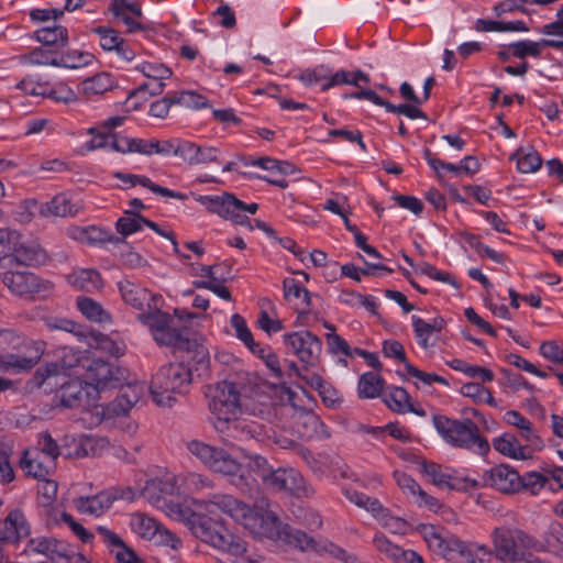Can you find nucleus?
Listing matches in <instances>:
<instances>
[{
	"instance_id": "1",
	"label": "nucleus",
	"mask_w": 563,
	"mask_h": 563,
	"mask_svg": "<svg viewBox=\"0 0 563 563\" xmlns=\"http://www.w3.org/2000/svg\"><path fill=\"white\" fill-rule=\"evenodd\" d=\"M200 504L209 512L216 508L228 515L256 537L278 541L282 536L284 525L266 497L256 499L253 508L233 495L220 493L211 494Z\"/></svg>"
},
{
	"instance_id": "2",
	"label": "nucleus",
	"mask_w": 563,
	"mask_h": 563,
	"mask_svg": "<svg viewBox=\"0 0 563 563\" xmlns=\"http://www.w3.org/2000/svg\"><path fill=\"white\" fill-rule=\"evenodd\" d=\"M208 397L209 409L214 418L213 426L219 432L233 435L234 431H241L253 435L255 430L245 421L238 419L243 402L240 389L234 382L222 380L209 387Z\"/></svg>"
},
{
	"instance_id": "3",
	"label": "nucleus",
	"mask_w": 563,
	"mask_h": 563,
	"mask_svg": "<svg viewBox=\"0 0 563 563\" xmlns=\"http://www.w3.org/2000/svg\"><path fill=\"white\" fill-rule=\"evenodd\" d=\"M194 372L185 362L162 366L151 382V395L157 406L172 407L176 394H186L194 382Z\"/></svg>"
},
{
	"instance_id": "4",
	"label": "nucleus",
	"mask_w": 563,
	"mask_h": 563,
	"mask_svg": "<svg viewBox=\"0 0 563 563\" xmlns=\"http://www.w3.org/2000/svg\"><path fill=\"white\" fill-rule=\"evenodd\" d=\"M432 421L438 433L450 445L472 450L481 455L489 451L488 441L479 434L477 424L471 419L456 420L434 415Z\"/></svg>"
},
{
	"instance_id": "5",
	"label": "nucleus",
	"mask_w": 563,
	"mask_h": 563,
	"mask_svg": "<svg viewBox=\"0 0 563 563\" xmlns=\"http://www.w3.org/2000/svg\"><path fill=\"white\" fill-rule=\"evenodd\" d=\"M187 450L199 459L207 467L216 473L231 477V484L236 488L250 492L252 484L247 481L243 465L233 459L227 451L198 440L187 442Z\"/></svg>"
},
{
	"instance_id": "6",
	"label": "nucleus",
	"mask_w": 563,
	"mask_h": 563,
	"mask_svg": "<svg viewBox=\"0 0 563 563\" xmlns=\"http://www.w3.org/2000/svg\"><path fill=\"white\" fill-rule=\"evenodd\" d=\"M189 523L192 533L213 548L234 556H239L246 551L245 542L233 534L222 521L192 514Z\"/></svg>"
},
{
	"instance_id": "7",
	"label": "nucleus",
	"mask_w": 563,
	"mask_h": 563,
	"mask_svg": "<svg viewBox=\"0 0 563 563\" xmlns=\"http://www.w3.org/2000/svg\"><path fill=\"white\" fill-rule=\"evenodd\" d=\"M137 319L150 328L153 339L158 345L178 350L184 346L183 344H188L190 331L187 328L179 329L175 324V319L157 307L153 311L140 313Z\"/></svg>"
},
{
	"instance_id": "8",
	"label": "nucleus",
	"mask_w": 563,
	"mask_h": 563,
	"mask_svg": "<svg viewBox=\"0 0 563 563\" xmlns=\"http://www.w3.org/2000/svg\"><path fill=\"white\" fill-rule=\"evenodd\" d=\"M2 282L15 296L34 299L46 297L53 285L30 271L9 269L2 274Z\"/></svg>"
},
{
	"instance_id": "9",
	"label": "nucleus",
	"mask_w": 563,
	"mask_h": 563,
	"mask_svg": "<svg viewBox=\"0 0 563 563\" xmlns=\"http://www.w3.org/2000/svg\"><path fill=\"white\" fill-rule=\"evenodd\" d=\"M45 350L46 342L25 338L19 350L3 353L2 362L14 373L29 372L41 361Z\"/></svg>"
},
{
	"instance_id": "10",
	"label": "nucleus",
	"mask_w": 563,
	"mask_h": 563,
	"mask_svg": "<svg viewBox=\"0 0 563 563\" xmlns=\"http://www.w3.org/2000/svg\"><path fill=\"white\" fill-rule=\"evenodd\" d=\"M423 536L428 547L433 552L450 561L457 559H462L464 561L471 547V544L465 543L457 537L443 533L440 529H437L433 526L424 528Z\"/></svg>"
},
{
	"instance_id": "11",
	"label": "nucleus",
	"mask_w": 563,
	"mask_h": 563,
	"mask_svg": "<svg viewBox=\"0 0 563 563\" xmlns=\"http://www.w3.org/2000/svg\"><path fill=\"white\" fill-rule=\"evenodd\" d=\"M124 372L103 360H92L87 366V379L98 391L119 387L124 380Z\"/></svg>"
},
{
	"instance_id": "12",
	"label": "nucleus",
	"mask_w": 563,
	"mask_h": 563,
	"mask_svg": "<svg viewBox=\"0 0 563 563\" xmlns=\"http://www.w3.org/2000/svg\"><path fill=\"white\" fill-rule=\"evenodd\" d=\"M285 343L298 358L307 364L314 365L322 350L321 340L310 331H298L284 335Z\"/></svg>"
},
{
	"instance_id": "13",
	"label": "nucleus",
	"mask_w": 563,
	"mask_h": 563,
	"mask_svg": "<svg viewBox=\"0 0 563 563\" xmlns=\"http://www.w3.org/2000/svg\"><path fill=\"white\" fill-rule=\"evenodd\" d=\"M263 485L272 490H286L294 495H307V487L301 474L294 468L272 467Z\"/></svg>"
},
{
	"instance_id": "14",
	"label": "nucleus",
	"mask_w": 563,
	"mask_h": 563,
	"mask_svg": "<svg viewBox=\"0 0 563 563\" xmlns=\"http://www.w3.org/2000/svg\"><path fill=\"white\" fill-rule=\"evenodd\" d=\"M278 541L284 542L305 553L325 554L330 540L324 538H313L305 531L296 529L289 525H284L282 536Z\"/></svg>"
},
{
	"instance_id": "15",
	"label": "nucleus",
	"mask_w": 563,
	"mask_h": 563,
	"mask_svg": "<svg viewBox=\"0 0 563 563\" xmlns=\"http://www.w3.org/2000/svg\"><path fill=\"white\" fill-rule=\"evenodd\" d=\"M73 551L67 543L46 537L31 539L24 550L26 554H41L55 563H65Z\"/></svg>"
},
{
	"instance_id": "16",
	"label": "nucleus",
	"mask_w": 563,
	"mask_h": 563,
	"mask_svg": "<svg viewBox=\"0 0 563 563\" xmlns=\"http://www.w3.org/2000/svg\"><path fill=\"white\" fill-rule=\"evenodd\" d=\"M73 551L67 543L46 537L31 539L24 550L26 554H41L55 563H65Z\"/></svg>"
},
{
	"instance_id": "17",
	"label": "nucleus",
	"mask_w": 563,
	"mask_h": 563,
	"mask_svg": "<svg viewBox=\"0 0 563 563\" xmlns=\"http://www.w3.org/2000/svg\"><path fill=\"white\" fill-rule=\"evenodd\" d=\"M483 481L485 486L493 487L505 494L518 492L522 484L519 473L506 464H499L486 471Z\"/></svg>"
},
{
	"instance_id": "18",
	"label": "nucleus",
	"mask_w": 563,
	"mask_h": 563,
	"mask_svg": "<svg viewBox=\"0 0 563 563\" xmlns=\"http://www.w3.org/2000/svg\"><path fill=\"white\" fill-rule=\"evenodd\" d=\"M178 351L186 352L189 357L186 365L191 367L195 378L206 379L210 374V355L201 338L188 335V344H183Z\"/></svg>"
},
{
	"instance_id": "19",
	"label": "nucleus",
	"mask_w": 563,
	"mask_h": 563,
	"mask_svg": "<svg viewBox=\"0 0 563 563\" xmlns=\"http://www.w3.org/2000/svg\"><path fill=\"white\" fill-rule=\"evenodd\" d=\"M521 536L518 529L499 527L493 531V544L496 559L504 562H519L517 538Z\"/></svg>"
},
{
	"instance_id": "20",
	"label": "nucleus",
	"mask_w": 563,
	"mask_h": 563,
	"mask_svg": "<svg viewBox=\"0 0 563 563\" xmlns=\"http://www.w3.org/2000/svg\"><path fill=\"white\" fill-rule=\"evenodd\" d=\"M119 290L123 300L133 308L142 311H153L156 308V297L146 288L130 280L119 283Z\"/></svg>"
},
{
	"instance_id": "21",
	"label": "nucleus",
	"mask_w": 563,
	"mask_h": 563,
	"mask_svg": "<svg viewBox=\"0 0 563 563\" xmlns=\"http://www.w3.org/2000/svg\"><path fill=\"white\" fill-rule=\"evenodd\" d=\"M45 260L46 253L37 243L23 241L20 236L8 264L32 267L41 265Z\"/></svg>"
},
{
	"instance_id": "22",
	"label": "nucleus",
	"mask_w": 563,
	"mask_h": 563,
	"mask_svg": "<svg viewBox=\"0 0 563 563\" xmlns=\"http://www.w3.org/2000/svg\"><path fill=\"white\" fill-rule=\"evenodd\" d=\"M284 298L295 306L298 317L307 316L311 311V294L294 278L283 282Z\"/></svg>"
},
{
	"instance_id": "23",
	"label": "nucleus",
	"mask_w": 563,
	"mask_h": 563,
	"mask_svg": "<svg viewBox=\"0 0 563 563\" xmlns=\"http://www.w3.org/2000/svg\"><path fill=\"white\" fill-rule=\"evenodd\" d=\"M30 527L25 520L23 512L14 509L9 512L0 530V540L3 543H18L21 539L27 537Z\"/></svg>"
},
{
	"instance_id": "24",
	"label": "nucleus",
	"mask_w": 563,
	"mask_h": 563,
	"mask_svg": "<svg viewBox=\"0 0 563 563\" xmlns=\"http://www.w3.org/2000/svg\"><path fill=\"white\" fill-rule=\"evenodd\" d=\"M143 225L148 227L155 232H159V225L154 221L146 219L140 212L125 210L124 216L119 218L115 222V230L121 234L120 238L122 239L120 243H125L124 239L141 231Z\"/></svg>"
},
{
	"instance_id": "25",
	"label": "nucleus",
	"mask_w": 563,
	"mask_h": 563,
	"mask_svg": "<svg viewBox=\"0 0 563 563\" xmlns=\"http://www.w3.org/2000/svg\"><path fill=\"white\" fill-rule=\"evenodd\" d=\"M115 501V497L108 490L93 496H80L74 500L76 509L81 514L101 516Z\"/></svg>"
},
{
	"instance_id": "26",
	"label": "nucleus",
	"mask_w": 563,
	"mask_h": 563,
	"mask_svg": "<svg viewBox=\"0 0 563 563\" xmlns=\"http://www.w3.org/2000/svg\"><path fill=\"white\" fill-rule=\"evenodd\" d=\"M119 387L120 391L112 405V413L117 416L128 413L139 402L144 393V386L140 384L123 385L122 383Z\"/></svg>"
},
{
	"instance_id": "27",
	"label": "nucleus",
	"mask_w": 563,
	"mask_h": 563,
	"mask_svg": "<svg viewBox=\"0 0 563 563\" xmlns=\"http://www.w3.org/2000/svg\"><path fill=\"white\" fill-rule=\"evenodd\" d=\"M62 366L58 363L52 362L46 363L45 365L40 366L32 377L30 378L27 385L31 388H45V390L52 391L54 386L58 384V379L60 377Z\"/></svg>"
},
{
	"instance_id": "28",
	"label": "nucleus",
	"mask_w": 563,
	"mask_h": 563,
	"mask_svg": "<svg viewBox=\"0 0 563 563\" xmlns=\"http://www.w3.org/2000/svg\"><path fill=\"white\" fill-rule=\"evenodd\" d=\"M114 177L123 183L130 184V187H134L136 184H139L145 188H148L152 192L161 195L163 197L176 198L179 200H185L187 198V196L181 192L173 191L166 187L154 184L148 177L143 175L117 172L114 173Z\"/></svg>"
},
{
	"instance_id": "29",
	"label": "nucleus",
	"mask_w": 563,
	"mask_h": 563,
	"mask_svg": "<svg viewBox=\"0 0 563 563\" xmlns=\"http://www.w3.org/2000/svg\"><path fill=\"white\" fill-rule=\"evenodd\" d=\"M548 46L555 49H563V41L561 40H541L540 42L533 41H519L511 43L509 47L512 55L517 58L523 59L527 56L540 57L541 47Z\"/></svg>"
},
{
	"instance_id": "30",
	"label": "nucleus",
	"mask_w": 563,
	"mask_h": 563,
	"mask_svg": "<svg viewBox=\"0 0 563 563\" xmlns=\"http://www.w3.org/2000/svg\"><path fill=\"white\" fill-rule=\"evenodd\" d=\"M197 200L210 212L217 213L223 219H230L235 211V196L229 192L221 196H199Z\"/></svg>"
},
{
	"instance_id": "31",
	"label": "nucleus",
	"mask_w": 563,
	"mask_h": 563,
	"mask_svg": "<svg viewBox=\"0 0 563 563\" xmlns=\"http://www.w3.org/2000/svg\"><path fill=\"white\" fill-rule=\"evenodd\" d=\"M86 395V388L79 379H66L60 383L58 396L62 405L66 408L78 407Z\"/></svg>"
},
{
	"instance_id": "32",
	"label": "nucleus",
	"mask_w": 563,
	"mask_h": 563,
	"mask_svg": "<svg viewBox=\"0 0 563 563\" xmlns=\"http://www.w3.org/2000/svg\"><path fill=\"white\" fill-rule=\"evenodd\" d=\"M77 212V206L64 194L56 195L51 201L40 206V213L43 217H68Z\"/></svg>"
},
{
	"instance_id": "33",
	"label": "nucleus",
	"mask_w": 563,
	"mask_h": 563,
	"mask_svg": "<svg viewBox=\"0 0 563 563\" xmlns=\"http://www.w3.org/2000/svg\"><path fill=\"white\" fill-rule=\"evenodd\" d=\"M511 161H516L517 168L520 173L528 174L534 173L542 166V157L532 147H519L510 156Z\"/></svg>"
},
{
	"instance_id": "34",
	"label": "nucleus",
	"mask_w": 563,
	"mask_h": 563,
	"mask_svg": "<svg viewBox=\"0 0 563 563\" xmlns=\"http://www.w3.org/2000/svg\"><path fill=\"white\" fill-rule=\"evenodd\" d=\"M37 451L25 450L20 460L21 468L27 474L35 478H46L49 474L51 463L38 459Z\"/></svg>"
},
{
	"instance_id": "35",
	"label": "nucleus",
	"mask_w": 563,
	"mask_h": 563,
	"mask_svg": "<svg viewBox=\"0 0 563 563\" xmlns=\"http://www.w3.org/2000/svg\"><path fill=\"white\" fill-rule=\"evenodd\" d=\"M70 284L84 291H95L102 287L103 282L100 273L91 268H82L68 277Z\"/></svg>"
},
{
	"instance_id": "36",
	"label": "nucleus",
	"mask_w": 563,
	"mask_h": 563,
	"mask_svg": "<svg viewBox=\"0 0 563 563\" xmlns=\"http://www.w3.org/2000/svg\"><path fill=\"white\" fill-rule=\"evenodd\" d=\"M35 38L45 46L65 47L68 43V31L63 25L44 26L35 31Z\"/></svg>"
},
{
	"instance_id": "37",
	"label": "nucleus",
	"mask_w": 563,
	"mask_h": 563,
	"mask_svg": "<svg viewBox=\"0 0 563 563\" xmlns=\"http://www.w3.org/2000/svg\"><path fill=\"white\" fill-rule=\"evenodd\" d=\"M506 420L509 424L515 426L520 430V435L529 445H533L536 448L541 446L542 441L534 432L532 423L521 413L510 410L506 413Z\"/></svg>"
},
{
	"instance_id": "38",
	"label": "nucleus",
	"mask_w": 563,
	"mask_h": 563,
	"mask_svg": "<svg viewBox=\"0 0 563 563\" xmlns=\"http://www.w3.org/2000/svg\"><path fill=\"white\" fill-rule=\"evenodd\" d=\"M385 386L384 379L373 373L366 372L358 379L357 393L362 399H371L382 396Z\"/></svg>"
},
{
	"instance_id": "39",
	"label": "nucleus",
	"mask_w": 563,
	"mask_h": 563,
	"mask_svg": "<svg viewBox=\"0 0 563 563\" xmlns=\"http://www.w3.org/2000/svg\"><path fill=\"white\" fill-rule=\"evenodd\" d=\"M81 85L84 93L91 97L111 90L117 84L111 74L102 71L85 79Z\"/></svg>"
},
{
	"instance_id": "40",
	"label": "nucleus",
	"mask_w": 563,
	"mask_h": 563,
	"mask_svg": "<svg viewBox=\"0 0 563 563\" xmlns=\"http://www.w3.org/2000/svg\"><path fill=\"white\" fill-rule=\"evenodd\" d=\"M542 551L560 555L563 551V526L553 521L549 525L541 538Z\"/></svg>"
},
{
	"instance_id": "41",
	"label": "nucleus",
	"mask_w": 563,
	"mask_h": 563,
	"mask_svg": "<svg viewBox=\"0 0 563 563\" xmlns=\"http://www.w3.org/2000/svg\"><path fill=\"white\" fill-rule=\"evenodd\" d=\"M76 238L89 245H102L106 243L119 244L122 241L121 238L115 236L111 232L95 225L80 229L79 235Z\"/></svg>"
},
{
	"instance_id": "42",
	"label": "nucleus",
	"mask_w": 563,
	"mask_h": 563,
	"mask_svg": "<svg viewBox=\"0 0 563 563\" xmlns=\"http://www.w3.org/2000/svg\"><path fill=\"white\" fill-rule=\"evenodd\" d=\"M180 494H195L212 487V482L198 473L188 472L178 475Z\"/></svg>"
},
{
	"instance_id": "43",
	"label": "nucleus",
	"mask_w": 563,
	"mask_h": 563,
	"mask_svg": "<svg viewBox=\"0 0 563 563\" xmlns=\"http://www.w3.org/2000/svg\"><path fill=\"white\" fill-rule=\"evenodd\" d=\"M383 400L390 410L397 413H405L411 409L410 395L402 387H391L383 396Z\"/></svg>"
},
{
	"instance_id": "44",
	"label": "nucleus",
	"mask_w": 563,
	"mask_h": 563,
	"mask_svg": "<svg viewBox=\"0 0 563 563\" xmlns=\"http://www.w3.org/2000/svg\"><path fill=\"white\" fill-rule=\"evenodd\" d=\"M77 307L80 312L93 322H108L111 320L110 314L96 300L89 297H78Z\"/></svg>"
},
{
	"instance_id": "45",
	"label": "nucleus",
	"mask_w": 563,
	"mask_h": 563,
	"mask_svg": "<svg viewBox=\"0 0 563 563\" xmlns=\"http://www.w3.org/2000/svg\"><path fill=\"white\" fill-rule=\"evenodd\" d=\"M130 525L134 532L145 539L155 538L161 528L155 519L142 512L133 514L131 516Z\"/></svg>"
},
{
	"instance_id": "46",
	"label": "nucleus",
	"mask_w": 563,
	"mask_h": 563,
	"mask_svg": "<svg viewBox=\"0 0 563 563\" xmlns=\"http://www.w3.org/2000/svg\"><path fill=\"white\" fill-rule=\"evenodd\" d=\"M44 324L49 330H62L69 333H73L74 335L78 338H86L89 332L85 325H81L73 320L60 318V317H45L43 319Z\"/></svg>"
},
{
	"instance_id": "47",
	"label": "nucleus",
	"mask_w": 563,
	"mask_h": 563,
	"mask_svg": "<svg viewBox=\"0 0 563 563\" xmlns=\"http://www.w3.org/2000/svg\"><path fill=\"white\" fill-rule=\"evenodd\" d=\"M496 451L512 459L525 460V448L521 446L515 435L504 434L494 441Z\"/></svg>"
},
{
	"instance_id": "48",
	"label": "nucleus",
	"mask_w": 563,
	"mask_h": 563,
	"mask_svg": "<svg viewBox=\"0 0 563 563\" xmlns=\"http://www.w3.org/2000/svg\"><path fill=\"white\" fill-rule=\"evenodd\" d=\"M367 511L382 522L384 527H396L404 526V521L399 518H395L389 515L387 508H385L377 498L368 497V501H365L364 507Z\"/></svg>"
},
{
	"instance_id": "49",
	"label": "nucleus",
	"mask_w": 563,
	"mask_h": 563,
	"mask_svg": "<svg viewBox=\"0 0 563 563\" xmlns=\"http://www.w3.org/2000/svg\"><path fill=\"white\" fill-rule=\"evenodd\" d=\"M95 56L85 51L68 49L59 54V67L76 69L90 65Z\"/></svg>"
},
{
	"instance_id": "50",
	"label": "nucleus",
	"mask_w": 563,
	"mask_h": 563,
	"mask_svg": "<svg viewBox=\"0 0 563 563\" xmlns=\"http://www.w3.org/2000/svg\"><path fill=\"white\" fill-rule=\"evenodd\" d=\"M172 96H173V101L177 106H181V107L194 109V110H199L202 108L210 107L209 101L205 96L197 93L195 91H191V90H183V91L174 92V93H172Z\"/></svg>"
},
{
	"instance_id": "51",
	"label": "nucleus",
	"mask_w": 563,
	"mask_h": 563,
	"mask_svg": "<svg viewBox=\"0 0 563 563\" xmlns=\"http://www.w3.org/2000/svg\"><path fill=\"white\" fill-rule=\"evenodd\" d=\"M22 59L25 63L40 66H56L59 67V54L55 51L37 47L29 54L23 55Z\"/></svg>"
},
{
	"instance_id": "52",
	"label": "nucleus",
	"mask_w": 563,
	"mask_h": 563,
	"mask_svg": "<svg viewBox=\"0 0 563 563\" xmlns=\"http://www.w3.org/2000/svg\"><path fill=\"white\" fill-rule=\"evenodd\" d=\"M441 468V465L433 462L422 463L423 473L431 478L434 485L439 487H448L449 489H456L457 485L452 482L453 477L443 473Z\"/></svg>"
},
{
	"instance_id": "53",
	"label": "nucleus",
	"mask_w": 563,
	"mask_h": 563,
	"mask_svg": "<svg viewBox=\"0 0 563 563\" xmlns=\"http://www.w3.org/2000/svg\"><path fill=\"white\" fill-rule=\"evenodd\" d=\"M373 544L375 549L382 554H385L386 558L396 563H401V555L405 550L391 542L385 534L376 533L373 538Z\"/></svg>"
},
{
	"instance_id": "54",
	"label": "nucleus",
	"mask_w": 563,
	"mask_h": 563,
	"mask_svg": "<svg viewBox=\"0 0 563 563\" xmlns=\"http://www.w3.org/2000/svg\"><path fill=\"white\" fill-rule=\"evenodd\" d=\"M20 236L16 230L0 228V262L10 260Z\"/></svg>"
},
{
	"instance_id": "55",
	"label": "nucleus",
	"mask_w": 563,
	"mask_h": 563,
	"mask_svg": "<svg viewBox=\"0 0 563 563\" xmlns=\"http://www.w3.org/2000/svg\"><path fill=\"white\" fill-rule=\"evenodd\" d=\"M37 451L38 454H44L45 459L53 464L54 461L60 454V449L57 442L52 438L48 432H41L38 434L37 448L34 450Z\"/></svg>"
},
{
	"instance_id": "56",
	"label": "nucleus",
	"mask_w": 563,
	"mask_h": 563,
	"mask_svg": "<svg viewBox=\"0 0 563 563\" xmlns=\"http://www.w3.org/2000/svg\"><path fill=\"white\" fill-rule=\"evenodd\" d=\"M12 448L7 443H0V483H11L15 475L11 462Z\"/></svg>"
},
{
	"instance_id": "57",
	"label": "nucleus",
	"mask_w": 563,
	"mask_h": 563,
	"mask_svg": "<svg viewBox=\"0 0 563 563\" xmlns=\"http://www.w3.org/2000/svg\"><path fill=\"white\" fill-rule=\"evenodd\" d=\"M231 325L235 330V335L239 340H241L252 352H256L257 343L253 339V334L247 328L245 319L239 314L234 313L231 317Z\"/></svg>"
},
{
	"instance_id": "58",
	"label": "nucleus",
	"mask_w": 563,
	"mask_h": 563,
	"mask_svg": "<svg viewBox=\"0 0 563 563\" xmlns=\"http://www.w3.org/2000/svg\"><path fill=\"white\" fill-rule=\"evenodd\" d=\"M123 247L120 250V264L129 269H137L148 265L147 260H145L140 253H137L133 247L128 245L126 243H122Z\"/></svg>"
},
{
	"instance_id": "59",
	"label": "nucleus",
	"mask_w": 563,
	"mask_h": 563,
	"mask_svg": "<svg viewBox=\"0 0 563 563\" xmlns=\"http://www.w3.org/2000/svg\"><path fill=\"white\" fill-rule=\"evenodd\" d=\"M412 327L415 330V334L418 340V344L423 349L428 350L435 345L434 341H430L431 335L434 333L433 330L430 329L428 322H426L422 318L412 316Z\"/></svg>"
},
{
	"instance_id": "60",
	"label": "nucleus",
	"mask_w": 563,
	"mask_h": 563,
	"mask_svg": "<svg viewBox=\"0 0 563 563\" xmlns=\"http://www.w3.org/2000/svg\"><path fill=\"white\" fill-rule=\"evenodd\" d=\"M91 31L100 36V46L104 51H114L122 43L120 33L112 27L97 26Z\"/></svg>"
},
{
	"instance_id": "61",
	"label": "nucleus",
	"mask_w": 563,
	"mask_h": 563,
	"mask_svg": "<svg viewBox=\"0 0 563 563\" xmlns=\"http://www.w3.org/2000/svg\"><path fill=\"white\" fill-rule=\"evenodd\" d=\"M495 556V552L488 549L485 545L479 544H471L464 562L465 563H493Z\"/></svg>"
},
{
	"instance_id": "62",
	"label": "nucleus",
	"mask_w": 563,
	"mask_h": 563,
	"mask_svg": "<svg viewBox=\"0 0 563 563\" xmlns=\"http://www.w3.org/2000/svg\"><path fill=\"white\" fill-rule=\"evenodd\" d=\"M245 467L263 482L273 466L265 457L255 454L246 456Z\"/></svg>"
},
{
	"instance_id": "63",
	"label": "nucleus",
	"mask_w": 563,
	"mask_h": 563,
	"mask_svg": "<svg viewBox=\"0 0 563 563\" xmlns=\"http://www.w3.org/2000/svg\"><path fill=\"white\" fill-rule=\"evenodd\" d=\"M136 69L154 81H163L172 76V70L163 64L143 63Z\"/></svg>"
},
{
	"instance_id": "64",
	"label": "nucleus",
	"mask_w": 563,
	"mask_h": 563,
	"mask_svg": "<svg viewBox=\"0 0 563 563\" xmlns=\"http://www.w3.org/2000/svg\"><path fill=\"white\" fill-rule=\"evenodd\" d=\"M539 351L547 360L563 366V346H561L556 341L542 342Z\"/></svg>"
}]
</instances>
